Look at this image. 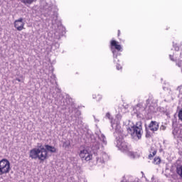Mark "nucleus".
<instances>
[{
    "label": "nucleus",
    "mask_w": 182,
    "mask_h": 182,
    "mask_svg": "<svg viewBox=\"0 0 182 182\" xmlns=\"http://www.w3.org/2000/svg\"><path fill=\"white\" fill-rule=\"evenodd\" d=\"M70 146V141H65L63 144V147H65V149L69 148Z\"/></svg>",
    "instance_id": "19"
},
{
    "label": "nucleus",
    "mask_w": 182,
    "mask_h": 182,
    "mask_svg": "<svg viewBox=\"0 0 182 182\" xmlns=\"http://www.w3.org/2000/svg\"><path fill=\"white\" fill-rule=\"evenodd\" d=\"M2 49V47H0V50Z\"/></svg>",
    "instance_id": "41"
},
{
    "label": "nucleus",
    "mask_w": 182,
    "mask_h": 182,
    "mask_svg": "<svg viewBox=\"0 0 182 182\" xmlns=\"http://www.w3.org/2000/svg\"><path fill=\"white\" fill-rule=\"evenodd\" d=\"M48 153H56L55 147L48 144H46L44 146L40 145L38 148L30 150L29 157L33 160L38 159L41 161H45L48 159Z\"/></svg>",
    "instance_id": "1"
},
{
    "label": "nucleus",
    "mask_w": 182,
    "mask_h": 182,
    "mask_svg": "<svg viewBox=\"0 0 182 182\" xmlns=\"http://www.w3.org/2000/svg\"><path fill=\"white\" fill-rule=\"evenodd\" d=\"M111 46H112V52L114 55V59L117 58V55H115L116 50H118V52L122 51V46L120 44H117V41L112 40L111 41ZM113 48H114V50Z\"/></svg>",
    "instance_id": "7"
},
{
    "label": "nucleus",
    "mask_w": 182,
    "mask_h": 182,
    "mask_svg": "<svg viewBox=\"0 0 182 182\" xmlns=\"http://www.w3.org/2000/svg\"><path fill=\"white\" fill-rule=\"evenodd\" d=\"M145 130H146V137H150L151 134H150V132H149V129L147 128V124H145Z\"/></svg>",
    "instance_id": "21"
},
{
    "label": "nucleus",
    "mask_w": 182,
    "mask_h": 182,
    "mask_svg": "<svg viewBox=\"0 0 182 182\" xmlns=\"http://www.w3.org/2000/svg\"><path fill=\"white\" fill-rule=\"evenodd\" d=\"M44 15L45 16H51V22L53 25L56 23V21H58V12L53 11L51 6L45 8Z\"/></svg>",
    "instance_id": "3"
},
{
    "label": "nucleus",
    "mask_w": 182,
    "mask_h": 182,
    "mask_svg": "<svg viewBox=\"0 0 182 182\" xmlns=\"http://www.w3.org/2000/svg\"><path fill=\"white\" fill-rule=\"evenodd\" d=\"M153 163L154 164L159 165L161 163V159L159 156L155 157Z\"/></svg>",
    "instance_id": "18"
},
{
    "label": "nucleus",
    "mask_w": 182,
    "mask_h": 182,
    "mask_svg": "<svg viewBox=\"0 0 182 182\" xmlns=\"http://www.w3.org/2000/svg\"><path fill=\"white\" fill-rule=\"evenodd\" d=\"M140 106H141V105L138 104V105H136V107H140Z\"/></svg>",
    "instance_id": "39"
},
{
    "label": "nucleus",
    "mask_w": 182,
    "mask_h": 182,
    "mask_svg": "<svg viewBox=\"0 0 182 182\" xmlns=\"http://www.w3.org/2000/svg\"><path fill=\"white\" fill-rule=\"evenodd\" d=\"M114 62H116V60H114Z\"/></svg>",
    "instance_id": "42"
},
{
    "label": "nucleus",
    "mask_w": 182,
    "mask_h": 182,
    "mask_svg": "<svg viewBox=\"0 0 182 182\" xmlns=\"http://www.w3.org/2000/svg\"><path fill=\"white\" fill-rule=\"evenodd\" d=\"M178 134H176V131L173 132V134H176L175 136H177V137H179V139H182V130L179 131V133L177 132Z\"/></svg>",
    "instance_id": "22"
},
{
    "label": "nucleus",
    "mask_w": 182,
    "mask_h": 182,
    "mask_svg": "<svg viewBox=\"0 0 182 182\" xmlns=\"http://www.w3.org/2000/svg\"><path fill=\"white\" fill-rule=\"evenodd\" d=\"M11 171V162L8 159H1L0 161V176L8 174Z\"/></svg>",
    "instance_id": "2"
},
{
    "label": "nucleus",
    "mask_w": 182,
    "mask_h": 182,
    "mask_svg": "<svg viewBox=\"0 0 182 182\" xmlns=\"http://www.w3.org/2000/svg\"><path fill=\"white\" fill-rule=\"evenodd\" d=\"M25 26V22H23V18H20L18 20H16L14 21V28H16V29H17V31H23V29H24Z\"/></svg>",
    "instance_id": "9"
},
{
    "label": "nucleus",
    "mask_w": 182,
    "mask_h": 182,
    "mask_svg": "<svg viewBox=\"0 0 182 182\" xmlns=\"http://www.w3.org/2000/svg\"><path fill=\"white\" fill-rule=\"evenodd\" d=\"M157 154V149H154V147L151 146L149 149V154L148 156V159L151 160L154 156Z\"/></svg>",
    "instance_id": "12"
},
{
    "label": "nucleus",
    "mask_w": 182,
    "mask_h": 182,
    "mask_svg": "<svg viewBox=\"0 0 182 182\" xmlns=\"http://www.w3.org/2000/svg\"><path fill=\"white\" fill-rule=\"evenodd\" d=\"M112 127V129L115 126V132H114V136L116 137V139H120L123 134V129H122V127H120V124H113V122L111 121Z\"/></svg>",
    "instance_id": "6"
},
{
    "label": "nucleus",
    "mask_w": 182,
    "mask_h": 182,
    "mask_svg": "<svg viewBox=\"0 0 182 182\" xmlns=\"http://www.w3.org/2000/svg\"><path fill=\"white\" fill-rule=\"evenodd\" d=\"M22 4H24V5H31V4H33V2H36V0H20Z\"/></svg>",
    "instance_id": "15"
},
{
    "label": "nucleus",
    "mask_w": 182,
    "mask_h": 182,
    "mask_svg": "<svg viewBox=\"0 0 182 182\" xmlns=\"http://www.w3.org/2000/svg\"><path fill=\"white\" fill-rule=\"evenodd\" d=\"M159 122H157L156 121H151L147 129L149 130H151V132H153V133H154V132H157V130H159Z\"/></svg>",
    "instance_id": "10"
},
{
    "label": "nucleus",
    "mask_w": 182,
    "mask_h": 182,
    "mask_svg": "<svg viewBox=\"0 0 182 182\" xmlns=\"http://www.w3.org/2000/svg\"><path fill=\"white\" fill-rule=\"evenodd\" d=\"M93 99H96V95H92Z\"/></svg>",
    "instance_id": "40"
},
{
    "label": "nucleus",
    "mask_w": 182,
    "mask_h": 182,
    "mask_svg": "<svg viewBox=\"0 0 182 182\" xmlns=\"http://www.w3.org/2000/svg\"><path fill=\"white\" fill-rule=\"evenodd\" d=\"M115 144L117 145V147L119 149V150H122L123 151H127V150H129V146L122 137H117Z\"/></svg>",
    "instance_id": "4"
},
{
    "label": "nucleus",
    "mask_w": 182,
    "mask_h": 182,
    "mask_svg": "<svg viewBox=\"0 0 182 182\" xmlns=\"http://www.w3.org/2000/svg\"><path fill=\"white\" fill-rule=\"evenodd\" d=\"M181 89H182V86H178L177 88H176V90H178L179 91V93H181Z\"/></svg>",
    "instance_id": "29"
},
{
    "label": "nucleus",
    "mask_w": 182,
    "mask_h": 182,
    "mask_svg": "<svg viewBox=\"0 0 182 182\" xmlns=\"http://www.w3.org/2000/svg\"><path fill=\"white\" fill-rule=\"evenodd\" d=\"M146 105H149L150 103V98L146 100Z\"/></svg>",
    "instance_id": "34"
},
{
    "label": "nucleus",
    "mask_w": 182,
    "mask_h": 182,
    "mask_svg": "<svg viewBox=\"0 0 182 182\" xmlns=\"http://www.w3.org/2000/svg\"><path fill=\"white\" fill-rule=\"evenodd\" d=\"M92 149L93 150H99L100 149V143H99L98 141L95 142L92 144Z\"/></svg>",
    "instance_id": "16"
},
{
    "label": "nucleus",
    "mask_w": 182,
    "mask_h": 182,
    "mask_svg": "<svg viewBox=\"0 0 182 182\" xmlns=\"http://www.w3.org/2000/svg\"><path fill=\"white\" fill-rule=\"evenodd\" d=\"M75 119L73 118V120L75 122L76 120H77V117L75 116Z\"/></svg>",
    "instance_id": "37"
},
{
    "label": "nucleus",
    "mask_w": 182,
    "mask_h": 182,
    "mask_svg": "<svg viewBox=\"0 0 182 182\" xmlns=\"http://www.w3.org/2000/svg\"><path fill=\"white\" fill-rule=\"evenodd\" d=\"M109 159V155H107V154H106L105 152H103L102 154V158L101 159H97V161H99L100 163H105V161H107Z\"/></svg>",
    "instance_id": "13"
},
{
    "label": "nucleus",
    "mask_w": 182,
    "mask_h": 182,
    "mask_svg": "<svg viewBox=\"0 0 182 182\" xmlns=\"http://www.w3.org/2000/svg\"><path fill=\"white\" fill-rule=\"evenodd\" d=\"M131 130H132L134 136H136L139 139H141V133H143L141 122H137L136 126L131 128Z\"/></svg>",
    "instance_id": "5"
},
{
    "label": "nucleus",
    "mask_w": 182,
    "mask_h": 182,
    "mask_svg": "<svg viewBox=\"0 0 182 182\" xmlns=\"http://www.w3.org/2000/svg\"><path fill=\"white\" fill-rule=\"evenodd\" d=\"M148 113H154V107L153 105L149 107Z\"/></svg>",
    "instance_id": "20"
},
{
    "label": "nucleus",
    "mask_w": 182,
    "mask_h": 182,
    "mask_svg": "<svg viewBox=\"0 0 182 182\" xmlns=\"http://www.w3.org/2000/svg\"><path fill=\"white\" fill-rule=\"evenodd\" d=\"M169 58H170L171 60H172V62H174V58H173V55H170Z\"/></svg>",
    "instance_id": "32"
},
{
    "label": "nucleus",
    "mask_w": 182,
    "mask_h": 182,
    "mask_svg": "<svg viewBox=\"0 0 182 182\" xmlns=\"http://www.w3.org/2000/svg\"><path fill=\"white\" fill-rule=\"evenodd\" d=\"M178 117L179 120L182 122V109L179 110L178 114Z\"/></svg>",
    "instance_id": "23"
},
{
    "label": "nucleus",
    "mask_w": 182,
    "mask_h": 182,
    "mask_svg": "<svg viewBox=\"0 0 182 182\" xmlns=\"http://www.w3.org/2000/svg\"><path fill=\"white\" fill-rule=\"evenodd\" d=\"M157 154V149H154V147L151 146L149 149V154L148 156V159L151 160L154 156Z\"/></svg>",
    "instance_id": "11"
},
{
    "label": "nucleus",
    "mask_w": 182,
    "mask_h": 182,
    "mask_svg": "<svg viewBox=\"0 0 182 182\" xmlns=\"http://www.w3.org/2000/svg\"><path fill=\"white\" fill-rule=\"evenodd\" d=\"M116 68L117 70H120V69H122V65H120V64H117Z\"/></svg>",
    "instance_id": "25"
},
{
    "label": "nucleus",
    "mask_w": 182,
    "mask_h": 182,
    "mask_svg": "<svg viewBox=\"0 0 182 182\" xmlns=\"http://www.w3.org/2000/svg\"><path fill=\"white\" fill-rule=\"evenodd\" d=\"M129 154L130 156L134 158V154L133 152H129Z\"/></svg>",
    "instance_id": "30"
},
{
    "label": "nucleus",
    "mask_w": 182,
    "mask_h": 182,
    "mask_svg": "<svg viewBox=\"0 0 182 182\" xmlns=\"http://www.w3.org/2000/svg\"><path fill=\"white\" fill-rule=\"evenodd\" d=\"M176 173L178 176H179V177H181V178L182 179V166H178L176 168Z\"/></svg>",
    "instance_id": "17"
},
{
    "label": "nucleus",
    "mask_w": 182,
    "mask_h": 182,
    "mask_svg": "<svg viewBox=\"0 0 182 182\" xmlns=\"http://www.w3.org/2000/svg\"><path fill=\"white\" fill-rule=\"evenodd\" d=\"M118 36H120V30L118 31Z\"/></svg>",
    "instance_id": "38"
},
{
    "label": "nucleus",
    "mask_w": 182,
    "mask_h": 182,
    "mask_svg": "<svg viewBox=\"0 0 182 182\" xmlns=\"http://www.w3.org/2000/svg\"><path fill=\"white\" fill-rule=\"evenodd\" d=\"M106 117L107 118V119H109V120H112V116L110 115V113L109 112H107V114H106Z\"/></svg>",
    "instance_id": "24"
},
{
    "label": "nucleus",
    "mask_w": 182,
    "mask_h": 182,
    "mask_svg": "<svg viewBox=\"0 0 182 182\" xmlns=\"http://www.w3.org/2000/svg\"><path fill=\"white\" fill-rule=\"evenodd\" d=\"M16 80H17V82H22V80H21V78H16Z\"/></svg>",
    "instance_id": "35"
},
{
    "label": "nucleus",
    "mask_w": 182,
    "mask_h": 182,
    "mask_svg": "<svg viewBox=\"0 0 182 182\" xmlns=\"http://www.w3.org/2000/svg\"><path fill=\"white\" fill-rule=\"evenodd\" d=\"M160 130H163V132H164V130H166V126L161 125V126L160 127Z\"/></svg>",
    "instance_id": "28"
},
{
    "label": "nucleus",
    "mask_w": 182,
    "mask_h": 182,
    "mask_svg": "<svg viewBox=\"0 0 182 182\" xmlns=\"http://www.w3.org/2000/svg\"><path fill=\"white\" fill-rule=\"evenodd\" d=\"M98 138L102 143V147H104V146H107V140L106 139V136H105V134H101L100 135L98 136Z\"/></svg>",
    "instance_id": "14"
},
{
    "label": "nucleus",
    "mask_w": 182,
    "mask_h": 182,
    "mask_svg": "<svg viewBox=\"0 0 182 182\" xmlns=\"http://www.w3.org/2000/svg\"><path fill=\"white\" fill-rule=\"evenodd\" d=\"M97 97H98V102H99V100H101V99H102V95H98Z\"/></svg>",
    "instance_id": "33"
},
{
    "label": "nucleus",
    "mask_w": 182,
    "mask_h": 182,
    "mask_svg": "<svg viewBox=\"0 0 182 182\" xmlns=\"http://www.w3.org/2000/svg\"><path fill=\"white\" fill-rule=\"evenodd\" d=\"M117 119H119V120H122V115L118 114V115H117Z\"/></svg>",
    "instance_id": "31"
},
{
    "label": "nucleus",
    "mask_w": 182,
    "mask_h": 182,
    "mask_svg": "<svg viewBox=\"0 0 182 182\" xmlns=\"http://www.w3.org/2000/svg\"><path fill=\"white\" fill-rule=\"evenodd\" d=\"M55 46L57 48H59V43H55Z\"/></svg>",
    "instance_id": "36"
},
{
    "label": "nucleus",
    "mask_w": 182,
    "mask_h": 182,
    "mask_svg": "<svg viewBox=\"0 0 182 182\" xmlns=\"http://www.w3.org/2000/svg\"><path fill=\"white\" fill-rule=\"evenodd\" d=\"M75 114L76 116H80V111L75 109Z\"/></svg>",
    "instance_id": "27"
},
{
    "label": "nucleus",
    "mask_w": 182,
    "mask_h": 182,
    "mask_svg": "<svg viewBox=\"0 0 182 182\" xmlns=\"http://www.w3.org/2000/svg\"><path fill=\"white\" fill-rule=\"evenodd\" d=\"M181 65H182V61H179L176 63V66H178V68H181Z\"/></svg>",
    "instance_id": "26"
},
{
    "label": "nucleus",
    "mask_w": 182,
    "mask_h": 182,
    "mask_svg": "<svg viewBox=\"0 0 182 182\" xmlns=\"http://www.w3.org/2000/svg\"><path fill=\"white\" fill-rule=\"evenodd\" d=\"M79 156L82 161H89L92 160V155L89 154V151L86 149L81 150Z\"/></svg>",
    "instance_id": "8"
}]
</instances>
